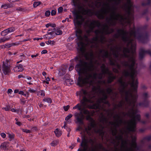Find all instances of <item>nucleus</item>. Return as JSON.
Returning a JSON list of instances; mask_svg holds the SVG:
<instances>
[{
	"label": "nucleus",
	"mask_w": 151,
	"mask_h": 151,
	"mask_svg": "<svg viewBox=\"0 0 151 151\" xmlns=\"http://www.w3.org/2000/svg\"><path fill=\"white\" fill-rule=\"evenodd\" d=\"M109 2L101 1L96 3V6L102 7L96 12V15L98 18L104 19L108 13L110 18H106L110 25L116 24L118 21L123 25L129 24L133 19V6L130 0H108Z\"/></svg>",
	"instance_id": "1"
},
{
	"label": "nucleus",
	"mask_w": 151,
	"mask_h": 151,
	"mask_svg": "<svg viewBox=\"0 0 151 151\" xmlns=\"http://www.w3.org/2000/svg\"><path fill=\"white\" fill-rule=\"evenodd\" d=\"M124 132L122 129H120V134L115 136V139L113 142L115 147V151H118L120 141H121V148L123 151H136L139 150V147L137 146L135 142L136 137L135 136H131L132 142L130 143V141L127 139L124 140L123 139V134Z\"/></svg>",
	"instance_id": "2"
},
{
	"label": "nucleus",
	"mask_w": 151,
	"mask_h": 151,
	"mask_svg": "<svg viewBox=\"0 0 151 151\" xmlns=\"http://www.w3.org/2000/svg\"><path fill=\"white\" fill-rule=\"evenodd\" d=\"M75 18L74 20V22L75 26H79L82 23L84 20L83 16L85 15H91L93 14L92 11L88 9H85L82 6L79 7L78 10L73 12Z\"/></svg>",
	"instance_id": "3"
},
{
	"label": "nucleus",
	"mask_w": 151,
	"mask_h": 151,
	"mask_svg": "<svg viewBox=\"0 0 151 151\" xmlns=\"http://www.w3.org/2000/svg\"><path fill=\"white\" fill-rule=\"evenodd\" d=\"M86 24L89 28V29L87 31V32L88 33L92 32L95 26L99 27L101 25L100 23L98 21L96 20L90 21L88 22H86Z\"/></svg>",
	"instance_id": "4"
},
{
	"label": "nucleus",
	"mask_w": 151,
	"mask_h": 151,
	"mask_svg": "<svg viewBox=\"0 0 151 151\" xmlns=\"http://www.w3.org/2000/svg\"><path fill=\"white\" fill-rule=\"evenodd\" d=\"M10 66L9 60H6L3 62L2 70L5 75H8L11 71Z\"/></svg>",
	"instance_id": "5"
},
{
	"label": "nucleus",
	"mask_w": 151,
	"mask_h": 151,
	"mask_svg": "<svg viewBox=\"0 0 151 151\" xmlns=\"http://www.w3.org/2000/svg\"><path fill=\"white\" fill-rule=\"evenodd\" d=\"M81 145L83 149H78V151H97L95 147H92L88 148L87 144H81Z\"/></svg>",
	"instance_id": "6"
},
{
	"label": "nucleus",
	"mask_w": 151,
	"mask_h": 151,
	"mask_svg": "<svg viewBox=\"0 0 151 151\" xmlns=\"http://www.w3.org/2000/svg\"><path fill=\"white\" fill-rule=\"evenodd\" d=\"M146 53H148L151 56V51H146L143 48L141 49L139 52V58L140 59H142L144 57Z\"/></svg>",
	"instance_id": "7"
},
{
	"label": "nucleus",
	"mask_w": 151,
	"mask_h": 151,
	"mask_svg": "<svg viewBox=\"0 0 151 151\" xmlns=\"http://www.w3.org/2000/svg\"><path fill=\"white\" fill-rule=\"evenodd\" d=\"M24 68L23 65L21 64H19L15 66L13 69L14 71L16 72H22L24 70Z\"/></svg>",
	"instance_id": "8"
},
{
	"label": "nucleus",
	"mask_w": 151,
	"mask_h": 151,
	"mask_svg": "<svg viewBox=\"0 0 151 151\" xmlns=\"http://www.w3.org/2000/svg\"><path fill=\"white\" fill-rule=\"evenodd\" d=\"M9 143L7 142L2 143L0 146L1 149L4 150H8L9 148Z\"/></svg>",
	"instance_id": "9"
},
{
	"label": "nucleus",
	"mask_w": 151,
	"mask_h": 151,
	"mask_svg": "<svg viewBox=\"0 0 151 151\" xmlns=\"http://www.w3.org/2000/svg\"><path fill=\"white\" fill-rule=\"evenodd\" d=\"M74 5L78 6L80 4L81 1H84L86 2H93L92 0H72Z\"/></svg>",
	"instance_id": "10"
},
{
	"label": "nucleus",
	"mask_w": 151,
	"mask_h": 151,
	"mask_svg": "<svg viewBox=\"0 0 151 151\" xmlns=\"http://www.w3.org/2000/svg\"><path fill=\"white\" fill-rule=\"evenodd\" d=\"M73 116L72 114H69L65 118V120L66 121L65 122L66 123H70L71 122L70 118Z\"/></svg>",
	"instance_id": "11"
},
{
	"label": "nucleus",
	"mask_w": 151,
	"mask_h": 151,
	"mask_svg": "<svg viewBox=\"0 0 151 151\" xmlns=\"http://www.w3.org/2000/svg\"><path fill=\"white\" fill-rule=\"evenodd\" d=\"M13 6L12 4H4L1 5V7L4 8V9H7L9 8H12Z\"/></svg>",
	"instance_id": "12"
},
{
	"label": "nucleus",
	"mask_w": 151,
	"mask_h": 151,
	"mask_svg": "<svg viewBox=\"0 0 151 151\" xmlns=\"http://www.w3.org/2000/svg\"><path fill=\"white\" fill-rule=\"evenodd\" d=\"M55 135L57 137H59L62 134V132L58 129H56L55 130Z\"/></svg>",
	"instance_id": "13"
},
{
	"label": "nucleus",
	"mask_w": 151,
	"mask_h": 151,
	"mask_svg": "<svg viewBox=\"0 0 151 151\" xmlns=\"http://www.w3.org/2000/svg\"><path fill=\"white\" fill-rule=\"evenodd\" d=\"M58 143L59 140H54L52 142L50 145L52 146L55 147L57 145Z\"/></svg>",
	"instance_id": "14"
},
{
	"label": "nucleus",
	"mask_w": 151,
	"mask_h": 151,
	"mask_svg": "<svg viewBox=\"0 0 151 151\" xmlns=\"http://www.w3.org/2000/svg\"><path fill=\"white\" fill-rule=\"evenodd\" d=\"M5 48H9L10 47L14 45H18V43H12L11 44H6L4 45Z\"/></svg>",
	"instance_id": "15"
},
{
	"label": "nucleus",
	"mask_w": 151,
	"mask_h": 151,
	"mask_svg": "<svg viewBox=\"0 0 151 151\" xmlns=\"http://www.w3.org/2000/svg\"><path fill=\"white\" fill-rule=\"evenodd\" d=\"M37 95L38 96H41L43 97L45 95V92L43 90H40L37 93Z\"/></svg>",
	"instance_id": "16"
},
{
	"label": "nucleus",
	"mask_w": 151,
	"mask_h": 151,
	"mask_svg": "<svg viewBox=\"0 0 151 151\" xmlns=\"http://www.w3.org/2000/svg\"><path fill=\"white\" fill-rule=\"evenodd\" d=\"M45 43L47 45H53L55 44V42L53 40L51 41L49 40L48 41L45 42Z\"/></svg>",
	"instance_id": "17"
},
{
	"label": "nucleus",
	"mask_w": 151,
	"mask_h": 151,
	"mask_svg": "<svg viewBox=\"0 0 151 151\" xmlns=\"http://www.w3.org/2000/svg\"><path fill=\"white\" fill-rule=\"evenodd\" d=\"M51 31L49 29L48 30V33H47L46 35L45 36H46V38H48L49 39L51 38H52L51 37H49V35H52L53 34V32L52 31L51 32H50Z\"/></svg>",
	"instance_id": "18"
},
{
	"label": "nucleus",
	"mask_w": 151,
	"mask_h": 151,
	"mask_svg": "<svg viewBox=\"0 0 151 151\" xmlns=\"http://www.w3.org/2000/svg\"><path fill=\"white\" fill-rule=\"evenodd\" d=\"M43 101L45 102L50 104L52 103V101L50 98H46L44 99Z\"/></svg>",
	"instance_id": "19"
},
{
	"label": "nucleus",
	"mask_w": 151,
	"mask_h": 151,
	"mask_svg": "<svg viewBox=\"0 0 151 151\" xmlns=\"http://www.w3.org/2000/svg\"><path fill=\"white\" fill-rule=\"evenodd\" d=\"M8 134L9 137V141H11L14 139V134L8 133Z\"/></svg>",
	"instance_id": "20"
},
{
	"label": "nucleus",
	"mask_w": 151,
	"mask_h": 151,
	"mask_svg": "<svg viewBox=\"0 0 151 151\" xmlns=\"http://www.w3.org/2000/svg\"><path fill=\"white\" fill-rule=\"evenodd\" d=\"M10 38V37L7 38L4 37L3 38H1L0 39V42H4L5 41L8 40H9Z\"/></svg>",
	"instance_id": "21"
},
{
	"label": "nucleus",
	"mask_w": 151,
	"mask_h": 151,
	"mask_svg": "<svg viewBox=\"0 0 151 151\" xmlns=\"http://www.w3.org/2000/svg\"><path fill=\"white\" fill-rule=\"evenodd\" d=\"M8 33V31L7 29L2 31L1 32V35L2 36H5L7 35Z\"/></svg>",
	"instance_id": "22"
},
{
	"label": "nucleus",
	"mask_w": 151,
	"mask_h": 151,
	"mask_svg": "<svg viewBox=\"0 0 151 151\" xmlns=\"http://www.w3.org/2000/svg\"><path fill=\"white\" fill-rule=\"evenodd\" d=\"M41 4L40 1L35 2L33 4V7L35 8L39 5Z\"/></svg>",
	"instance_id": "23"
},
{
	"label": "nucleus",
	"mask_w": 151,
	"mask_h": 151,
	"mask_svg": "<svg viewBox=\"0 0 151 151\" xmlns=\"http://www.w3.org/2000/svg\"><path fill=\"white\" fill-rule=\"evenodd\" d=\"M8 33L13 32L15 30L14 27H11L7 29Z\"/></svg>",
	"instance_id": "24"
},
{
	"label": "nucleus",
	"mask_w": 151,
	"mask_h": 151,
	"mask_svg": "<svg viewBox=\"0 0 151 151\" xmlns=\"http://www.w3.org/2000/svg\"><path fill=\"white\" fill-rule=\"evenodd\" d=\"M46 27L47 28L49 26L52 27H55L56 26L55 24H51L50 23H48L46 25Z\"/></svg>",
	"instance_id": "25"
},
{
	"label": "nucleus",
	"mask_w": 151,
	"mask_h": 151,
	"mask_svg": "<svg viewBox=\"0 0 151 151\" xmlns=\"http://www.w3.org/2000/svg\"><path fill=\"white\" fill-rule=\"evenodd\" d=\"M15 10L17 11H22V12H24L25 11V10L23 9L22 8H20V7H18L17 8H16L15 9Z\"/></svg>",
	"instance_id": "26"
},
{
	"label": "nucleus",
	"mask_w": 151,
	"mask_h": 151,
	"mask_svg": "<svg viewBox=\"0 0 151 151\" xmlns=\"http://www.w3.org/2000/svg\"><path fill=\"white\" fill-rule=\"evenodd\" d=\"M50 11H46L45 13V15L47 17H48L50 15Z\"/></svg>",
	"instance_id": "27"
},
{
	"label": "nucleus",
	"mask_w": 151,
	"mask_h": 151,
	"mask_svg": "<svg viewBox=\"0 0 151 151\" xmlns=\"http://www.w3.org/2000/svg\"><path fill=\"white\" fill-rule=\"evenodd\" d=\"M10 106H7L6 107L2 108V109L5 110L6 111H8L9 110Z\"/></svg>",
	"instance_id": "28"
},
{
	"label": "nucleus",
	"mask_w": 151,
	"mask_h": 151,
	"mask_svg": "<svg viewBox=\"0 0 151 151\" xmlns=\"http://www.w3.org/2000/svg\"><path fill=\"white\" fill-rule=\"evenodd\" d=\"M70 106L69 105H67L66 106H63V108L64 110L65 111H67L69 109V108Z\"/></svg>",
	"instance_id": "29"
},
{
	"label": "nucleus",
	"mask_w": 151,
	"mask_h": 151,
	"mask_svg": "<svg viewBox=\"0 0 151 151\" xmlns=\"http://www.w3.org/2000/svg\"><path fill=\"white\" fill-rule=\"evenodd\" d=\"M55 33L56 35H60L62 34V31L60 30H58L56 31Z\"/></svg>",
	"instance_id": "30"
},
{
	"label": "nucleus",
	"mask_w": 151,
	"mask_h": 151,
	"mask_svg": "<svg viewBox=\"0 0 151 151\" xmlns=\"http://www.w3.org/2000/svg\"><path fill=\"white\" fill-rule=\"evenodd\" d=\"M22 130L23 132L26 133H30L31 132L30 130L27 129H22Z\"/></svg>",
	"instance_id": "31"
},
{
	"label": "nucleus",
	"mask_w": 151,
	"mask_h": 151,
	"mask_svg": "<svg viewBox=\"0 0 151 151\" xmlns=\"http://www.w3.org/2000/svg\"><path fill=\"white\" fill-rule=\"evenodd\" d=\"M63 11V8L62 7H59L58 9V13H61Z\"/></svg>",
	"instance_id": "32"
},
{
	"label": "nucleus",
	"mask_w": 151,
	"mask_h": 151,
	"mask_svg": "<svg viewBox=\"0 0 151 151\" xmlns=\"http://www.w3.org/2000/svg\"><path fill=\"white\" fill-rule=\"evenodd\" d=\"M51 13L52 16L56 14V11L55 10H53L51 11Z\"/></svg>",
	"instance_id": "33"
},
{
	"label": "nucleus",
	"mask_w": 151,
	"mask_h": 151,
	"mask_svg": "<svg viewBox=\"0 0 151 151\" xmlns=\"http://www.w3.org/2000/svg\"><path fill=\"white\" fill-rule=\"evenodd\" d=\"M143 96L145 98H148L149 97L148 93H145L143 94Z\"/></svg>",
	"instance_id": "34"
},
{
	"label": "nucleus",
	"mask_w": 151,
	"mask_h": 151,
	"mask_svg": "<svg viewBox=\"0 0 151 151\" xmlns=\"http://www.w3.org/2000/svg\"><path fill=\"white\" fill-rule=\"evenodd\" d=\"M31 129L32 131H37L38 130L37 128L36 127H33L31 128Z\"/></svg>",
	"instance_id": "35"
},
{
	"label": "nucleus",
	"mask_w": 151,
	"mask_h": 151,
	"mask_svg": "<svg viewBox=\"0 0 151 151\" xmlns=\"http://www.w3.org/2000/svg\"><path fill=\"white\" fill-rule=\"evenodd\" d=\"M74 68V66L73 65H71L69 68V71H70L73 69Z\"/></svg>",
	"instance_id": "36"
},
{
	"label": "nucleus",
	"mask_w": 151,
	"mask_h": 151,
	"mask_svg": "<svg viewBox=\"0 0 151 151\" xmlns=\"http://www.w3.org/2000/svg\"><path fill=\"white\" fill-rule=\"evenodd\" d=\"M1 137L3 138H5L6 137V135L4 133H1Z\"/></svg>",
	"instance_id": "37"
},
{
	"label": "nucleus",
	"mask_w": 151,
	"mask_h": 151,
	"mask_svg": "<svg viewBox=\"0 0 151 151\" xmlns=\"http://www.w3.org/2000/svg\"><path fill=\"white\" fill-rule=\"evenodd\" d=\"M29 92H30L31 93H34L36 92V91L35 90H34V89H32L31 88H30L29 90Z\"/></svg>",
	"instance_id": "38"
},
{
	"label": "nucleus",
	"mask_w": 151,
	"mask_h": 151,
	"mask_svg": "<svg viewBox=\"0 0 151 151\" xmlns=\"http://www.w3.org/2000/svg\"><path fill=\"white\" fill-rule=\"evenodd\" d=\"M15 120H16L17 122L15 123L16 124L19 126H20L21 125V122H19L17 121V119H15Z\"/></svg>",
	"instance_id": "39"
},
{
	"label": "nucleus",
	"mask_w": 151,
	"mask_h": 151,
	"mask_svg": "<svg viewBox=\"0 0 151 151\" xmlns=\"http://www.w3.org/2000/svg\"><path fill=\"white\" fill-rule=\"evenodd\" d=\"M13 92V91L12 90V89H8L7 93L8 94L10 93L11 94L12 92Z\"/></svg>",
	"instance_id": "40"
},
{
	"label": "nucleus",
	"mask_w": 151,
	"mask_h": 151,
	"mask_svg": "<svg viewBox=\"0 0 151 151\" xmlns=\"http://www.w3.org/2000/svg\"><path fill=\"white\" fill-rule=\"evenodd\" d=\"M11 111H12V112H17V113H18V111L19 110H16L15 109H11Z\"/></svg>",
	"instance_id": "41"
},
{
	"label": "nucleus",
	"mask_w": 151,
	"mask_h": 151,
	"mask_svg": "<svg viewBox=\"0 0 151 151\" xmlns=\"http://www.w3.org/2000/svg\"><path fill=\"white\" fill-rule=\"evenodd\" d=\"M62 70L63 71V73H62L61 75H63L65 74L66 72L65 69L63 68V69H62Z\"/></svg>",
	"instance_id": "42"
},
{
	"label": "nucleus",
	"mask_w": 151,
	"mask_h": 151,
	"mask_svg": "<svg viewBox=\"0 0 151 151\" xmlns=\"http://www.w3.org/2000/svg\"><path fill=\"white\" fill-rule=\"evenodd\" d=\"M47 52V51L46 50H43L41 52V53L42 54H44L46 53Z\"/></svg>",
	"instance_id": "43"
},
{
	"label": "nucleus",
	"mask_w": 151,
	"mask_h": 151,
	"mask_svg": "<svg viewBox=\"0 0 151 151\" xmlns=\"http://www.w3.org/2000/svg\"><path fill=\"white\" fill-rule=\"evenodd\" d=\"M38 56V54H36V55H32L31 56V57L32 58H34Z\"/></svg>",
	"instance_id": "44"
},
{
	"label": "nucleus",
	"mask_w": 151,
	"mask_h": 151,
	"mask_svg": "<svg viewBox=\"0 0 151 151\" xmlns=\"http://www.w3.org/2000/svg\"><path fill=\"white\" fill-rule=\"evenodd\" d=\"M70 79H66L65 81V82L67 83V84H68L69 83L70 84Z\"/></svg>",
	"instance_id": "45"
},
{
	"label": "nucleus",
	"mask_w": 151,
	"mask_h": 151,
	"mask_svg": "<svg viewBox=\"0 0 151 151\" xmlns=\"http://www.w3.org/2000/svg\"><path fill=\"white\" fill-rule=\"evenodd\" d=\"M5 48V45H3L0 46V50L3 48Z\"/></svg>",
	"instance_id": "46"
},
{
	"label": "nucleus",
	"mask_w": 151,
	"mask_h": 151,
	"mask_svg": "<svg viewBox=\"0 0 151 151\" xmlns=\"http://www.w3.org/2000/svg\"><path fill=\"white\" fill-rule=\"evenodd\" d=\"M8 1L10 2H14L18 1L19 0H8Z\"/></svg>",
	"instance_id": "47"
},
{
	"label": "nucleus",
	"mask_w": 151,
	"mask_h": 151,
	"mask_svg": "<svg viewBox=\"0 0 151 151\" xmlns=\"http://www.w3.org/2000/svg\"><path fill=\"white\" fill-rule=\"evenodd\" d=\"M113 71L115 73H118V70L116 68H113Z\"/></svg>",
	"instance_id": "48"
},
{
	"label": "nucleus",
	"mask_w": 151,
	"mask_h": 151,
	"mask_svg": "<svg viewBox=\"0 0 151 151\" xmlns=\"http://www.w3.org/2000/svg\"><path fill=\"white\" fill-rule=\"evenodd\" d=\"M19 94L22 95H23L24 94V93L22 91H19Z\"/></svg>",
	"instance_id": "49"
},
{
	"label": "nucleus",
	"mask_w": 151,
	"mask_h": 151,
	"mask_svg": "<svg viewBox=\"0 0 151 151\" xmlns=\"http://www.w3.org/2000/svg\"><path fill=\"white\" fill-rule=\"evenodd\" d=\"M20 56L22 58H25V55L22 53L20 55Z\"/></svg>",
	"instance_id": "50"
},
{
	"label": "nucleus",
	"mask_w": 151,
	"mask_h": 151,
	"mask_svg": "<svg viewBox=\"0 0 151 151\" xmlns=\"http://www.w3.org/2000/svg\"><path fill=\"white\" fill-rule=\"evenodd\" d=\"M21 101L22 103L23 104H24L25 103L26 101H24L23 99H21Z\"/></svg>",
	"instance_id": "51"
},
{
	"label": "nucleus",
	"mask_w": 151,
	"mask_h": 151,
	"mask_svg": "<svg viewBox=\"0 0 151 151\" xmlns=\"http://www.w3.org/2000/svg\"><path fill=\"white\" fill-rule=\"evenodd\" d=\"M45 45V44L44 42H42L40 44V45L42 46H43Z\"/></svg>",
	"instance_id": "52"
},
{
	"label": "nucleus",
	"mask_w": 151,
	"mask_h": 151,
	"mask_svg": "<svg viewBox=\"0 0 151 151\" xmlns=\"http://www.w3.org/2000/svg\"><path fill=\"white\" fill-rule=\"evenodd\" d=\"M42 74L44 76H45L46 75V73L45 72H43L42 73Z\"/></svg>",
	"instance_id": "53"
},
{
	"label": "nucleus",
	"mask_w": 151,
	"mask_h": 151,
	"mask_svg": "<svg viewBox=\"0 0 151 151\" xmlns=\"http://www.w3.org/2000/svg\"><path fill=\"white\" fill-rule=\"evenodd\" d=\"M90 142L91 143V144H92V145L93 144V140L92 139H91L90 140Z\"/></svg>",
	"instance_id": "54"
},
{
	"label": "nucleus",
	"mask_w": 151,
	"mask_h": 151,
	"mask_svg": "<svg viewBox=\"0 0 151 151\" xmlns=\"http://www.w3.org/2000/svg\"><path fill=\"white\" fill-rule=\"evenodd\" d=\"M18 92H19V90L18 89L15 90L14 91V92L15 93H17Z\"/></svg>",
	"instance_id": "55"
},
{
	"label": "nucleus",
	"mask_w": 151,
	"mask_h": 151,
	"mask_svg": "<svg viewBox=\"0 0 151 151\" xmlns=\"http://www.w3.org/2000/svg\"><path fill=\"white\" fill-rule=\"evenodd\" d=\"M145 116L146 117L148 118L149 116V114L148 113H146L145 114Z\"/></svg>",
	"instance_id": "56"
},
{
	"label": "nucleus",
	"mask_w": 151,
	"mask_h": 151,
	"mask_svg": "<svg viewBox=\"0 0 151 151\" xmlns=\"http://www.w3.org/2000/svg\"><path fill=\"white\" fill-rule=\"evenodd\" d=\"M46 80L47 81H49L50 80V78L49 77H47L46 78Z\"/></svg>",
	"instance_id": "57"
},
{
	"label": "nucleus",
	"mask_w": 151,
	"mask_h": 151,
	"mask_svg": "<svg viewBox=\"0 0 151 151\" xmlns=\"http://www.w3.org/2000/svg\"><path fill=\"white\" fill-rule=\"evenodd\" d=\"M40 39V38H34L33 39V40H38Z\"/></svg>",
	"instance_id": "58"
},
{
	"label": "nucleus",
	"mask_w": 151,
	"mask_h": 151,
	"mask_svg": "<svg viewBox=\"0 0 151 151\" xmlns=\"http://www.w3.org/2000/svg\"><path fill=\"white\" fill-rule=\"evenodd\" d=\"M27 79L28 80H30L32 79V78L30 77H27Z\"/></svg>",
	"instance_id": "59"
},
{
	"label": "nucleus",
	"mask_w": 151,
	"mask_h": 151,
	"mask_svg": "<svg viewBox=\"0 0 151 151\" xmlns=\"http://www.w3.org/2000/svg\"><path fill=\"white\" fill-rule=\"evenodd\" d=\"M151 139V137H148L146 138V139L148 140H150Z\"/></svg>",
	"instance_id": "60"
},
{
	"label": "nucleus",
	"mask_w": 151,
	"mask_h": 151,
	"mask_svg": "<svg viewBox=\"0 0 151 151\" xmlns=\"http://www.w3.org/2000/svg\"><path fill=\"white\" fill-rule=\"evenodd\" d=\"M18 110H19L18 113L20 111V113H21L22 112V110L21 109H18Z\"/></svg>",
	"instance_id": "61"
},
{
	"label": "nucleus",
	"mask_w": 151,
	"mask_h": 151,
	"mask_svg": "<svg viewBox=\"0 0 151 151\" xmlns=\"http://www.w3.org/2000/svg\"><path fill=\"white\" fill-rule=\"evenodd\" d=\"M150 0H146L147 1H148V2L147 4H149L150 3Z\"/></svg>",
	"instance_id": "62"
},
{
	"label": "nucleus",
	"mask_w": 151,
	"mask_h": 151,
	"mask_svg": "<svg viewBox=\"0 0 151 151\" xmlns=\"http://www.w3.org/2000/svg\"><path fill=\"white\" fill-rule=\"evenodd\" d=\"M24 117L26 118H27L29 117V115L25 116H24Z\"/></svg>",
	"instance_id": "63"
},
{
	"label": "nucleus",
	"mask_w": 151,
	"mask_h": 151,
	"mask_svg": "<svg viewBox=\"0 0 151 151\" xmlns=\"http://www.w3.org/2000/svg\"><path fill=\"white\" fill-rule=\"evenodd\" d=\"M67 123H66V122H65V123H64V126L63 127H64L65 129V125H66V124Z\"/></svg>",
	"instance_id": "64"
}]
</instances>
